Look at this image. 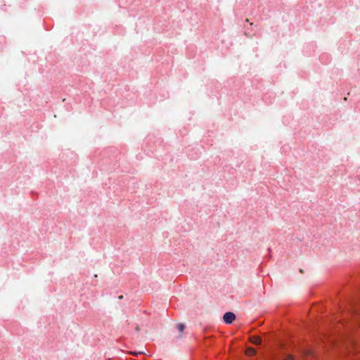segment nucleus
I'll list each match as a JSON object with an SVG mask.
<instances>
[{"label": "nucleus", "mask_w": 360, "mask_h": 360, "mask_svg": "<svg viewBox=\"0 0 360 360\" xmlns=\"http://www.w3.org/2000/svg\"><path fill=\"white\" fill-rule=\"evenodd\" d=\"M242 162H243L242 161H240V162H237V163H236V167H240V165L242 164Z\"/></svg>", "instance_id": "nucleus-6"}, {"label": "nucleus", "mask_w": 360, "mask_h": 360, "mask_svg": "<svg viewBox=\"0 0 360 360\" xmlns=\"http://www.w3.org/2000/svg\"><path fill=\"white\" fill-rule=\"evenodd\" d=\"M188 157L191 159H197L200 157V153L199 152H195V153L193 155L191 153H188Z\"/></svg>", "instance_id": "nucleus-4"}, {"label": "nucleus", "mask_w": 360, "mask_h": 360, "mask_svg": "<svg viewBox=\"0 0 360 360\" xmlns=\"http://www.w3.org/2000/svg\"><path fill=\"white\" fill-rule=\"evenodd\" d=\"M118 150L115 147L105 148L101 152V165L102 167H107L106 170L115 169V165L118 162L120 158Z\"/></svg>", "instance_id": "nucleus-1"}, {"label": "nucleus", "mask_w": 360, "mask_h": 360, "mask_svg": "<svg viewBox=\"0 0 360 360\" xmlns=\"http://www.w3.org/2000/svg\"><path fill=\"white\" fill-rule=\"evenodd\" d=\"M176 328L178 330L179 333H182L184 331L186 328V325L183 323H179L176 325Z\"/></svg>", "instance_id": "nucleus-3"}, {"label": "nucleus", "mask_w": 360, "mask_h": 360, "mask_svg": "<svg viewBox=\"0 0 360 360\" xmlns=\"http://www.w3.org/2000/svg\"><path fill=\"white\" fill-rule=\"evenodd\" d=\"M236 316L232 311H226L223 315V321L226 324H231L236 320Z\"/></svg>", "instance_id": "nucleus-2"}, {"label": "nucleus", "mask_w": 360, "mask_h": 360, "mask_svg": "<svg viewBox=\"0 0 360 360\" xmlns=\"http://www.w3.org/2000/svg\"><path fill=\"white\" fill-rule=\"evenodd\" d=\"M136 354H141V352H134Z\"/></svg>", "instance_id": "nucleus-7"}, {"label": "nucleus", "mask_w": 360, "mask_h": 360, "mask_svg": "<svg viewBox=\"0 0 360 360\" xmlns=\"http://www.w3.org/2000/svg\"><path fill=\"white\" fill-rule=\"evenodd\" d=\"M324 310H326V307L323 305H321L319 307V312H323Z\"/></svg>", "instance_id": "nucleus-5"}]
</instances>
